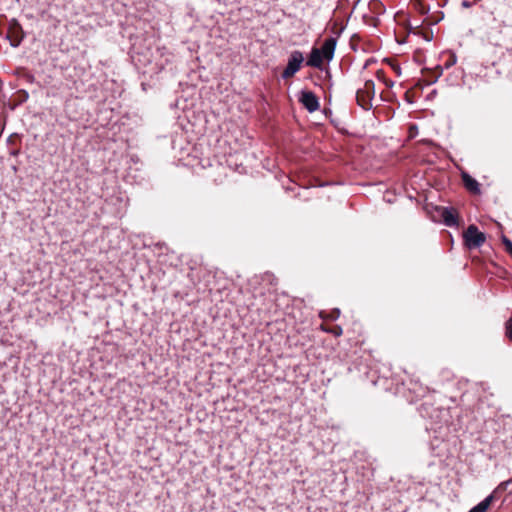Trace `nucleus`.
Here are the masks:
<instances>
[{"label": "nucleus", "mask_w": 512, "mask_h": 512, "mask_svg": "<svg viewBox=\"0 0 512 512\" xmlns=\"http://www.w3.org/2000/svg\"><path fill=\"white\" fill-rule=\"evenodd\" d=\"M503 243L506 247V251L512 256V241L509 240L508 238L504 237Z\"/></svg>", "instance_id": "5701e85b"}, {"label": "nucleus", "mask_w": 512, "mask_h": 512, "mask_svg": "<svg viewBox=\"0 0 512 512\" xmlns=\"http://www.w3.org/2000/svg\"><path fill=\"white\" fill-rule=\"evenodd\" d=\"M495 501V494H490L483 501L473 507L469 512H486Z\"/></svg>", "instance_id": "2eb2a0df"}, {"label": "nucleus", "mask_w": 512, "mask_h": 512, "mask_svg": "<svg viewBox=\"0 0 512 512\" xmlns=\"http://www.w3.org/2000/svg\"><path fill=\"white\" fill-rule=\"evenodd\" d=\"M380 98L382 101L389 102V103H393L397 100L395 93L390 90L382 91L380 93Z\"/></svg>", "instance_id": "aec40b11"}, {"label": "nucleus", "mask_w": 512, "mask_h": 512, "mask_svg": "<svg viewBox=\"0 0 512 512\" xmlns=\"http://www.w3.org/2000/svg\"><path fill=\"white\" fill-rule=\"evenodd\" d=\"M439 213L446 226L453 227L458 225L459 215L455 208L441 207Z\"/></svg>", "instance_id": "1a4fd4ad"}, {"label": "nucleus", "mask_w": 512, "mask_h": 512, "mask_svg": "<svg viewBox=\"0 0 512 512\" xmlns=\"http://www.w3.org/2000/svg\"><path fill=\"white\" fill-rule=\"evenodd\" d=\"M306 65L320 68V48L313 47L311 55L306 62Z\"/></svg>", "instance_id": "f3484780"}, {"label": "nucleus", "mask_w": 512, "mask_h": 512, "mask_svg": "<svg viewBox=\"0 0 512 512\" xmlns=\"http://www.w3.org/2000/svg\"><path fill=\"white\" fill-rule=\"evenodd\" d=\"M443 68L441 66H436L434 69H424L423 70V82L426 85H431L435 83L438 78L442 75Z\"/></svg>", "instance_id": "f8f14e48"}, {"label": "nucleus", "mask_w": 512, "mask_h": 512, "mask_svg": "<svg viewBox=\"0 0 512 512\" xmlns=\"http://www.w3.org/2000/svg\"><path fill=\"white\" fill-rule=\"evenodd\" d=\"M386 11L385 5L380 0H370L368 2V13H364L362 18L366 25L377 27L380 23L379 16Z\"/></svg>", "instance_id": "20e7f679"}, {"label": "nucleus", "mask_w": 512, "mask_h": 512, "mask_svg": "<svg viewBox=\"0 0 512 512\" xmlns=\"http://www.w3.org/2000/svg\"><path fill=\"white\" fill-rule=\"evenodd\" d=\"M410 4L421 15L427 14L429 11L423 0H411Z\"/></svg>", "instance_id": "a211bd4d"}, {"label": "nucleus", "mask_w": 512, "mask_h": 512, "mask_svg": "<svg viewBox=\"0 0 512 512\" xmlns=\"http://www.w3.org/2000/svg\"><path fill=\"white\" fill-rule=\"evenodd\" d=\"M393 69L397 73V75H400L401 70H400V67L398 65L393 66Z\"/></svg>", "instance_id": "cd10ccee"}, {"label": "nucleus", "mask_w": 512, "mask_h": 512, "mask_svg": "<svg viewBox=\"0 0 512 512\" xmlns=\"http://www.w3.org/2000/svg\"><path fill=\"white\" fill-rule=\"evenodd\" d=\"M344 28V26H334L332 23L327 24L326 30L330 32V35L322 43V62L330 61L333 58L337 40Z\"/></svg>", "instance_id": "f03ea898"}, {"label": "nucleus", "mask_w": 512, "mask_h": 512, "mask_svg": "<svg viewBox=\"0 0 512 512\" xmlns=\"http://www.w3.org/2000/svg\"><path fill=\"white\" fill-rule=\"evenodd\" d=\"M374 97L375 83L373 80H366L363 87L358 88L356 91V103L366 111L372 109Z\"/></svg>", "instance_id": "7ed1b4c3"}, {"label": "nucleus", "mask_w": 512, "mask_h": 512, "mask_svg": "<svg viewBox=\"0 0 512 512\" xmlns=\"http://www.w3.org/2000/svg\"><path fill=\"white\" fill-rule=\"evenodd\" d=\"M443 68L441 66H436L434 69H424L423 70V82L426 85H431L435 83L438 78L442 75Z\"/></svg>", "instance_id": "9b49d317"}, {"label": "nucleus", "mask_w": 512, "mask_h": 512, "mask_svg": "<svg viewBox=\"0 0 512 512\" xmlns=\"http://www.w3.org/2000/svg\"><path fill=\"white\" fill-rule=\"evenodd\" d=\"M409 32L422 36L426 41H431L433 39V31L428 27H423L422 25L412 26L409 24Z\"/></svg>", "instance_id": "4468645a"}, {"label": "nucleus", "mask_w": 512, "mask_h": 512, "mask_svg": "<svg viewBox=\"0 0 512 512\" xmlns=\"http://www.w3.org/2000/svg\"><path fill=\"white\" fill-rule=\"evenodd\" d=\"M405 99H406V101H407L408 103H412V102H413V100H412V98H411V95H410V91H409V90H408V91H406V93H405Z\"/></svg>", "instance_id": "a878e982"}, {"label": "nucleus", "mask_w": 512, "mask_h": 512, "mask_svg": "<svg viewBox=\"0 0 512 512\" xmlns=\"http://www.w3.org/2000/svg\"><path fill=\"white\" fill-rule=\"evenodd\" d=\"M512 482V479L511 480H508V481H504V482H501L494 490L491 494H495V500L499 499L500 497V493L504 492L508 485Z\"/></svg>", "instance_id": "6ab92c4d"}, {"label": "nucleus", "mask_w": 512, "mask_h": 512, "mask_svg": "<svg viewBox=\"0 0 512 512\" xmlns=\"http://www.w3.org/2000/svg\"><path fill=\"white\" fill-rule=\"evenodd\" d=\"M311 194V189L307 187H302L301 192L298 193L300 197H303L304 199H307L308 196Z\"/></svg>", "instance_id": "b1692460"}, {"label": "nucleus", "mask_w": 512, "mask_h": 512, "mask_svg": "<svg viewBox=\"0 0 512 512\" xmlns=\"http://www.w3.org/2000/svg\"><path fill=\"white\" fill-rule=\"evenodd\" d=\"M304 62V56L302 52L295 50L293 51L288 59V63L286 68L282 73L283 79H288L294 76L300 69L302 63Z\"/></svg>", "instance_id": "423d86ee"}, {"label": "nucleus", "mask_w": 512, "mask_h": 512, "mask_svg": "<svg viewBox=\"0 0 512 512\" xmlns=\"http://www.w3.org/2000/svg\"><path fill=\"white\" fill-rule=\"evenodd\" d=\"M19 44H20V41H17V42H15V43H11V45H12L13 47H17Z\"/></svg>", "instance_id": "c85d7f7f"}, {"label": "nucleus", "mask_w": 512, "mask_h": 512, "mask_svg": "<svg viewBox=\"0 0 512 512\" xmlns=\"http://www.w3.org/2000/svg\"><path fill=\"white\" fill-rule=\"evenodd\" d=\"M376 76L379 80L383 81V83L388 87L392 88L394 85V82L385 76V72L383 70H378L376 72Z\"/></svg>", "instance_id": "412c9836"}, {"label": "nucleus", "mask_w": 512, "mask_h": 512, "mask_svg": "<svg viewBox=\"0 0 512 512\" xmlns=\"http://www.w3.org/2000/svg\"><path fill=\"white\" fill-rule=\"evenodd\" d=\"M461 177H462L463 185L467 191H469L470 193H472L474 195H478L481 193L480 184L478 183V181L476 179L471 177L466 172H463Z\"/></svg>", "instance_id": "9d476101"}, {"label": "nucleus", "mask_w": 512, "mask_h": 512, "mask_svg": "<svg viewBox=\"0 0 512 512\" xmlns=\"http://www.w3.org/2000/svg\"><path fill=\"white\" fill-rule=\"evenodd\" d=\"M464 243L469 248H478L486 241L484 233L480 232L477 226L469 225L463 233Z\"/></svg>", "instance_id": "39448f33"}, {"label": "nucleus", "mask_w": 512, "mask_h": 512, "mask_svg": "<svg viewBox=\"0 0 512 512\" xmlns=\"http://www.w3.org/2000/svg\"><path fill=\"white\" fill-rule=\"evenodd\" d=\"M362 2V0H356L355 3L353 4V7H352V11L356 10L358 5Z\"/></svg>", "instance_id": "bb28decb"}, {"label": "nucleus", "mask_w": 512, "mask_h": 512, "mask_svg": "<svg viewBox=\"0 0 512 512\" xmlns=\"http://www.w3.org/2000/svg\"><path fill=\"white\" fill-rule=\"evenodd\" d=\"M455 63H456V55L450 54L444 65L446 68H449V67L455 65Z\"/></svg>", "instance_id": "4be33fe9"}, {"label": "nucleus", "mask_w": 512, "mask_h": 512, "mask_svg": "<svg viewBox=\"0 0 512 512\" xmlns=\"http://www.w3.org/2000/svg\"><path fill=\"white\" fill-rule=\"evenodd\" d=\"M299 101L302 103V105L309 111L314 112L319 107V102L317 96L307 90H303L300 92Z\"/></svg>", "instance_id": "6e6552de"}, {"label": "nucleus", "mask_w": 512, "mask_h": 512, "mask_svg": "<svg viewBox=\"0 0 512 512\" xmlns=\"http://www.w3.org/2000/svg\"><path fill=\"white\" fill-rule=\"evenodd\" d=\"M326 318H327L326 314L322 311V326H321L322 331L329 332L336 337L340 336L342 334V328L339 325H333V326L327 325L324 322L326 320Z\"/></svg>", "instance_id": "dca6fc26"}, {"label": "nucleus", "mask_w": 512, "mask_h": 512, "mask_svg": "<svg viewBox=\"0 0 512 512\" xmlns=\"http://www.w3.org/2000/svg\"><path fill=\"white\" fill-rule=\"evenodd\" d=\"M339 315H340V311H339L338 309H335V310L331 313V315L329 316V318H330V319H336V318H338V317H339Z\"/></svg>", "instance_id": "393cba45"}, {"label": "nucleus", "mask_w": 512, "mask_h": 512, "mask_svg": "<svg viewBox=\"0 0 512 512\" xmlns=\"http://www.w3.org/2000/svg\"><path fill=\"white\" fill-rule=\"evenodd\" d=\"M443 68L441 66H436L434 69H424L423 70V82L426 85H431L435 83L438 78L442 75Z\"/></svg>", "instance_id": "ddd939ff"}, {"label": "nucleus", "mask_w": 512, "mask_h": 512, "mask_svg": "<svg viewBox=\"0 0 512 512\" xmlns=\"http://www.w3.org/2000/svg\"><path fill=\"white\" fill-rule=\"evenodd\" d=\"M331 74L328 69H325V80L327 83H325V87L327 89L324 90V98L326 101V106L324 109H322V113L325 115L326 118L330 120V123L339 131L344 130V118L346 116L345 109H340L338 106L335 108L332 107L331 102V94L330 90L332 87V84L330 83Z\"/></svg>", "instance_id": "f257e3e1"}, {"label": "nucleus", "mask_w": 512, "mask_h": 512, "mask_svg": "<svg viewBox=\"0 0 512 512\" xmlns=\"http://www.w3.org/2000/svg\"><path fill=\"white\" fill-rule=\"evenodd\" d=\"M350 3V0H338L337 5L333 11V16L328 23H332L334 26H344L345 21L349 17L347 13V8Z\"/></svg>", "instance_id": "0eeeda50"}]
</instances>
